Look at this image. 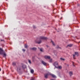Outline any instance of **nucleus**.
I'll list each match as a JSON object with an SVG mask.
<instances>
[{"mask_svg":"<svg viewBox=\"0 0 80 80\" xmlns=\"http://www.w3.org/2000/svg\"><path fill=\"white\" fill-rule=\"evenodd\" d=\"M47 37L40 36L39 38L38 39L35 41V42L37 43H38V44H40L42 42V40H47Z\"/></svg>","mask_w":80,"mask_h":80,"instance_id":"1","label":"nucleus"},{"mask_svg":"<svg viewBox=\"0 0 80 80\" xmlns=\"http://www.w3.org/2000/svg\"><path fill=\"white\" fill-rule=\"evenodd\" d=\"M0 54L1 55H3V56H4V57H6V53H5V52H3V50L1 48H0Z\"/></svg>","mask_w":80,"mask_h":80,"instance_id":"2","label":"nucleus"},{"mask_svg":"<svg viewBox=\"0 0 80 80\" xmlns=\"http://www.w3.org/2000/svg\"><path fill=\"white\" fill-rule=\"evenodd\" d=\"M22 68L21 66H18L17 68V71L18 72H19V73L22 72Z\"/></svg>","mask_w":80,"mask_h":80,"instance_id":"3","label":"nucleus"},{"mask_svg":"<svg viewBox=\"0 0 80 80\" xmlns=\"http://www.w3.org/2000/svg\"><path fill=\"white\" fill-rule=\"evenodd\" d=\"M53 65L54 66H55L56 68H58V62H54L53 63Z\"/></svg>","mask_w":80,"mask_h":80,"instance_id":"4","label":"nucleus"},{"mask_svg":"<svg viewBox=\"0 0 80 80\" xmlns=\"http://www.w3.org/2000/svg\"><path fill=\"white\" fill-rule=\"evenodd\" d=\"M50 74L49 73H47L45 74H44V77L45 78H48V76Z\"/></svg>","mask_w":80,"mask_h":80,"instance_id":"5","label":"nucleus"},{"mask_svg":"<svg viewBox=\"0 0 80 80\" xmlns=\"http://www.w3.org/2000/svg\"><path fill=\"white\" fill-rule=\"evenodd\" d=\"M45 59H50V57L48 56H46L44 57Z\"/></svg>","mask_w":80,"mask_h":80,"instance_id":"6","label":"nucleus"},{"mask_svg":"<svg viewBox=\"0 0 80 80\" xmlns=\"http://www.w3.org/2000/svg\"><path fill=\"white\" fill-rule=\"evenodd\" d=\"M37 48H30V50H33L34 51H36L37 50Z\"/></svg>","mask_w":80,"mask_h":80,"instance_id":"7","label":"nucleus"},{"mask_svg":"<svg viewBox=\"0 0 80 80\" xmlns=\"http://www.w3.org/2000/svg\"><path fill=\"white\" fill-rule=\"evenodd\" d=\"M42 63L44 65H47V63H46L45 62H44L43 61H42Z\"/></svg>","mask_w":80,"mask_h":80,"instance_id":"8","label":"nucleus"},{"mask_svg":"<svg viewBox=\"0 0 80 80\" xmlns=\"http://www.w3.org/2000/svg\"><path fill=\"white\" fill-rule=\"evenodd\" d=\"M16 63H17V62H13L12 63V65L13 66H15V65H16Z\"/></svg>","mask_w":80,"mask_h":80,"instance_id":"9","label":"nucleus"},{"mask_svg":"<svg viewBox=\"0 0 80 80\" xmlns=\"http://www.w3.org/2000/svg\"><path fill=\"white\" fill-rule=\"evenodd\" d=\"M51 76H52L53 78H57L56 76L53 74H51Z\"/></svg>","mask_w":80,"mask_h":80,"instance_id":"10","label":"nucleus"},{"mask_svg":"<svg viewBox=\"0 0 80 80\" xmlns=\"http://www.w3.org/2000/svg\"><path fill=\"white\" fill-rule=\"evenodd\" d=\"M75 55H76L77 56V57H78L79 55L78 54V52H75Z\"/></svg>","mask_w":80,"mask_h":80,"instance_id":"11","label":"nucleus"},{"mask_svg":"<svg viewBox=\"0 0 80 80\" xmlns=\"http://www.w3.org/2000/svg\"><path fill=\"white\" fill-rule=\"evenodd\" d=\"M73 46V44H69L68 45L67 48L68 47H72Z\"/></svg>","mask_w":80,"mask_h":80,"instance_id":"12","label":"nucleus"},{"mask_svg":"<svg viewBox=\"0 0 80 80\" xmlns=\"http://www.w3.org/2000/svg\"><path fill=\"white\" fill-rule=\"evenodd\" d=\"M38 48L39 49V50H40L41 52H43V50L42 48Z\"/></svg>","mask_w":80,"mask_h":80,"instance_id":"13","label":"nucleus"},{"mask_svg":"<svg viewBox=\"0 0 80 80\" xmlns=\"http://www.w3.org/2000/svg\"><path fill=\"white\" fill-rule=\"evenodd\" d=\"M31 73H33V72H34V71L33 70V69H31Z\"/></svg>","mask_w":80,"mask_h":80,"instance_id":"14","label":"nucleus"},{"mask_svg":"<svg viewBox=\"0 0 80 80\" xmlns=\"http://www.w3.org/2000/svg\"><path fill=\"white\" fill-rule=\"evenodd\" d=\"M69 75H70V76H72V75H73V73H72V72H69Z\"/></svg>","mask_w":80,"mask_h":80,"instance_id":"15","label":"nucleus"},{"mask_svg":"<svg viewBox=\"0 0 80 80\" xmlns=\"http://www.w3.org/2000/svg\"><path fill=\"white\" fill-rule=\"evenodd\" d=\"M22 67V68H26V65H23Z\"/></svg>","mask_w":80,"mask_h":80,"instance_id":"16","label":"nucleus"},{"mask_svg":"<svg viewBox=\"0 0 80 80\" xmlns=\"http://www.w3.org/2000/svg\"><path fill=\"white\" fill-rule=\"evenodd\" d=\"M57 48H60V49H61L62 48L60 47H59V46L58 45L56 47Z\"/></svg>","mask_w":80,"mask_h":80,"instance_id":"17","label":"nucleus"},{"mask_svg":"<svg viewBox=\"0 0 80 80\" xmlns=\"http://www.w3.org/2000/svg\"><path fill=\"white\" fill-rule=\"evenodd\" d=\"M32 60L33 62H34V61H35V57H32Z\"/></svg>","mask_w":80,"mask_h":80,"instance_id":"18","label":"nucleus"},{"mask_svg":"<svg viewBox=\"0 0 80 80\" xmlns=\"http://www.w3.org/2000/svg\"><path fill=\"white\" fill-rule=\"evenodd\" d=\"M25 47L26 48H28V46L27 45V44L25 45Z\"/></svg>","mask_w":80,"mask_h":80,"instance_id":"19","label":"nucleus"},{"mask_svg":"<svg viewBox=\"0 0 80 80\" xmlns=\"http://www.w3.org/2000/svg\"><path fill=\"white\" fill-rule=\"evenodd\" d=\"M51 42H52L53 45H54V46L55 45V44L54 42H53V41H52Z\"/></svg>","mask_w":80,"mask_h":80,"instance_id":"20","label":"nucleus"},{"mask_svg":"<svg viewBox=\"0 0 80 80\" xmlns=\"http://www.w3.org/2000/svg\"><path fill=\"white\" fill-rule=\"evenodd\" d=\"M73 58L74 59H76L75 55V54L73 55Z\"/></svg>","mask_w":80,"mask_h":80,"instance_id":"21","label":"nucleus"},{"mask_svg":"<svg viewBox=\"0 0 80 80\" xmlns=\"http://www.w3.org/2000/svg\"><path fill=\"white\" fill-rule=\"evenodd\" d=\"M58 68L59 69H61L62 67L61 66H58Z\"/></svg>","mask_w":80,"mask_h":80,"instance_id":"22","label":"nucleus"},{"mask_svg":"<svg viewBox=\"0 0 80 80\" xmlns=\"http://www.w3.org/2000/svg\"><path fill=\"white\" fill-rule=\"evenodd\" d=\"M28 62L30 63V64H31L32 63V62H31V61L30 60H28Z\"/></svg>","mask_w":80,"mask_h":80,"instance_id":"23","label":"nucleus"},{"mask_svg":"<svg viewBox=\"0 0 80 80\" xmlns=\"http://www.w3.org/2000/svg\"><path fill=\"white\" fill-rule=\"evenodd\" d=\"M49 62H50L51 63H52V59H50L49 60Z\"/></svg>","mask_w":80,"mask_h":80,"instance_id":"24","label":"nucleus"},{"mask_svg":"<svg viewBox=\"0 0 80 80\" xmlns=\"http://www.w3.org/2000/svg\"><path fill=\"white\" fill-rule=\"evenodd\" d=\"M61 60H62L64 61L65 60V59L63 58H61Z\"/></svg>","mask_w":80,"mask_h":80,"instance_id":"25","label":"nucleus"},{"mask_svg":"<svg viewBox=\"0 0 80 80\" xmlns=\"http://www.w3.org/2000/svg\"><path fill=\"white\" fill-rule=\"evenodd\" d=\"M36 27H35V26H33V28H34V29H35V28H36Z\"/></svg>","mask_w":80,"mask_h":80,"instance_id":"26","label":"nucleus"},{"mask_svg":"<svg viewBox=\"0 0 80 80\" xmlns=\"http://www.w3.org/2000/svg\"><path fill=\"white\" fill-rule=\"evenodd\" d=\"M22 51H23V52H25V49H22Z\"/></svg>","mask_w":80,"mask_h":80,"instance_id":"27","label":"nucleus"},{"mask_svg":"<svg viewBox=\"0 0 80 80\" xmlns=\"http://www.w3.org/2000/svg\"><path fill=\"white\" fill-rule=\"evenodd\" d=\"M74 63V62H72V65H73V66H74V67H75V65H74V64H73Z\"/></svg>","mask_w":80,"mask_h":80,"instance_id":"28","label":"nucleus"},{"mask_svg":"<svg viewBox=\"0 0 80 80\" xmlns=\"http://www.w3.org/2000/svg\"><path fill=\"white\" fill-rule=\"evenodd\" d=\"M31 80H34V79L32 78H31Z\"/></svg>","mask_w":80,"mask_h":80,"instance_id":"29","label":"nucleus"},{"mask_svg":"<svg viewBox=\"0 0 80 80\" xmlns=\"http://www.w3.org/2000/svg\"><path fill=\"white\" fill-rule=\"evenodd\" d=\"M1 41L2 42L3 41V40H1Z\"/></svg>","mask_w":80,"mask_h":80,"instance_id":"30","label":"nucleus"},{"mask_svg":"<svg viewBox=\"0 0 80 80\" xmlns=\"http://www.w3.org/2000/svg\"><path fill=\"white\" fill-rule=\"evenodd\" d=\"M1 71V68H0V72Z\"/></svg>","mask_w":80,"mask_h":80,"instance_id":"31","label":"nucleus"},{"mask_svg":"<svg viewBox=\"0 0 80 80\" xmlns=\"http://www.w3.org/2000/svg\"><path fill=\"white\" fill-rule=\"evenodd\" d=\"M62 17H61V18L60 19V20H61V19H62Z\"/></svg>","mask_w":80,"mask_h":80,"instance_id":"32","label":"nucleus"}]
</instances>
